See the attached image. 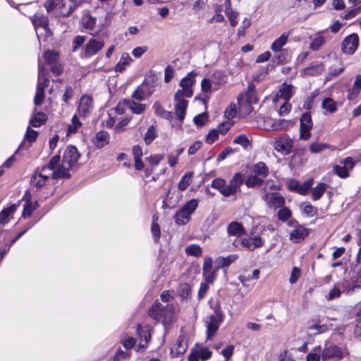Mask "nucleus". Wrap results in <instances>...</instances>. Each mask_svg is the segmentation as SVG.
<instances>
[{"mask_svg": "<svg viewBox=\"0 0 361 361\" xmlns=\"http://www.w3.org/2000/svg\"><path fill=\"white\" fill-rule=\"evenodd\" d=\"M55 157H58L59 160L53 167L54 169V176L69 178L71 177L69 171L77 164L80 157L77 148L73 146L66 147L63 154L61 164H60V156L56 155Z\"/></svg>", "mask_w": 361, "mask_h": 361, "instance_id": "f257e3e1", "label": "nucleus"}, {"mask_svg": "<svg viewBox=\"0 0 361 361\" xmlns=\"http://www.w3.org/2000/svg\"><path fill=\"white\" fill-rule=\"evenodd\" d=\"M243 182V175L240 173H235L229 181V184L226 185L225 179L217 178L212 180L211 186L218 190L224 197H229L237 193Z\"/></svg>", "mask_w": 361, "mask_h": 361, "instance_id": "f03ea898", "label": "nucleus"}, {"mask_svg": "<svg viewBox=\"0 0 361 361\" xmlns=\"http://www.w3.org/2000/svg\"><path fill=\"white\" fill-rule=\"evenodd\" d=\"M59 160L58 157H53L49 164L47 166H43L39 173H37L33 175L32 181V184L37 188H39L42 187L46 181L51 178L52 179H58L61 178V177H54L53 173L54 172V169L53 167H54L55 164Z\"/></svg>", "mask_w": 361, "mask_h": 361, "instance_id": "7ed1b4c3", "label": "nucleus"}, {"mask_svg": "<svg viewBox=\"0 0 361 361\" xmlns=\"http://www.w3.org/2000/svg\"><path fill=\"white\" fill-rule=\"evenodd\" d=\"M175 307L172 304L164 306L158 300H156L149 311V314L154 320L159 321L163 318L164 322L170 321L174 314Z\"/></svg>", "mask_w": 361, "mask_h": 361, "instance_id": "20e7f679", "label": "nucleus"}, {"mask_svg": "<svg viewBox=\"0 0 361 361\" xmlns=\"http://www.w3.org/2000/svg\"><path fill=\"white\" fill-rule=\"evenodd\" d=\"M348 355L349 353L346 348H341L326 341L322 351V360L323 361L329 360H340Z\"/></svg>", "mask_w": 361, "mask_h": 361, "instance_id": "39448f33", "label": "nucleus"}, {"mask_svg": "<svg viewBox=\"0 0 361 361\" xmlns=\"http://www.w3.org/2000/svg\"><path fill=\"white\" fill-rule=\"evenodd\" d=\"M214 314L207 317L205 320L207 339H211L219 328L220 324L224 321V314L219 303L214 307Z\"/></svg>", "mask_w": 361, "mask_h": 361, "instance_id": "423d86ee", "label": "nucleus"}, {"mask_svg": "<svg viewBox=\"0 0 361 361\" xmlns=\"http://www.w3.org/2000/svg\"><path fill=\"white\" fill-rule=\"evenodd\" d=\"M238 102L241 111L247 114L252 111V104L258 102L255 92V85L253 83H250L247 90L238 96Z\"/></svg>", "mask_w": 361, "mask_h": 361, "instance_id": "0eeeda50", "label": "nucleus"}, {"mask_svg": "<svg viewBox=\"0 0 361 361\" xmlns=\"http://www.w3.org/2000/svg\"><path fill=\"white\" fill-rule=\"evenodd\" d=\"M198 206L197 200L192 199L188 201L174 215L173 219L178 225H185L190 220L191 214L195 212Z\"/></svg>", "mask_w": 361, "mask_h": 361, "instance_id": "6e6552de", "label": "nucleus"}, {"mask_svg": "<svg viewBox=\"0 0 361 361\" xmlns=\"http://www.w3.org/2000/svg\"><path fill=\"white\" fill-rule=\"evenodd\" d=\"M290 226L294 227L295 228L290 233V240L295 242L299 243L303 240L308 235L309 231L303 226L298 224L297 221L291 220L288 223Z\"/></svg>", "mask_w": 361, "mask_h": 361, "instance_id": "1a4fd4ad", "label": "nucleus"}, {"mask_svg": "<svg viewBox=\"0 0 361 361\" xmlns=\"http://www.w3.org/2000/svg\"><path fill=\"white\" fill-rule=\"evenodd\" d=\"M197 75L196 72L191 71L181 80L180 85L182 87V90H180L182 95H184L186 97H192L193 92L191 87L195 81V78Z\"/></svg>", "mask_w": 361, "mask_h": 361, "instance_id": "9d476101", "label": "nucleus"}, {"mask_svg": "<svg viewBox=\"0 0 361 361\" xmlns=\"http://www.w3.org/2000/svg\"><path fill=\"white\" fill-rule=\"evenodd\" d=\"M358 44V36L356 34H351L343 39L341 50L345 54L352 55L357 49Z\"/></svg>", "mask_w": 361, "mask_h": 361, "instance_id": "9b49d317", "label": "nucleus"}, {"mask_svg": "<svg viewBox=\"0 0 361 361\" xmlns=\"http://www.w3.org/2000/svg\"><path fill=\"white\" fill-rule=\"evenodd\" d=\"M293 145V140L288 135H284L276 140L274 148L277 152L287 155L291 152Z\"/></svg>", "mask_w": 361, "mask_h": 361, "instance_id": "f8f14e48", "label": "nucleus"}, {"mask_svg": "<svg viewBox=\"0 0 361 361\" xmlns=\"http://www.w3.org/2000/svg\"><path fill=\"white\" fill-rule=\"evenodd\" d=\"M184 95L181 94L180 90H178L174 95L176 101L175 110L178 118L182 121L184 119L185 111L188 106V102L184 99Z\"/></svg>", "mask_w": 361, "mask_h": 361, "instance_id": "ddd939ff", "label": "nucleus"}, {"mask_svg": "<svg viewBox=\"0 0 361 361\" xmlns=\"http://www.w3.org/2000/svg\"><path fill=\"white\" fill-rule=\"evenodd\" d=\"M93 109L92 99L87 95H83L79 102L78 112L80 116H88Z\"/></svg>", "mask_w": 361, "mask_h": 361, "instance_id": "4468645a", "label": "nucleus"}, {"mask_svg": "<svg viewBox=\"0 0 361 361\" xmlns=\"http://www.w3.org/2000/svg\"><path fill=\"white\" fill-rule=\"evenodd\" d=\"M264 243V240L257 235L244 238L240 241L242 246L249 250H254L257 247H262Z\"/></svg>", "mask_w": 361, "mask_h": 361, "instance_id": "2eb2a0df", "label": "nucleus"}, {"mask_svg": "<svg viewBox=\"0 0 361 361\" xmlns=\"http://www.w3.org/2000/svg\"><path fill=\"white\" fill-rule=\"evenodd\" d=\"M103 42L97 41L96 39H90L85 46L84 52L85 57H90L97 53L104 47Z\"/></svg>", "mask_w": 361, "mask_h": 361, "instance_id": "dca6fc26", "label": "nucleus"}, {"mask_svg": "<svg viewBox=\"0 0 361 361\" xmlns=\"http://www.w3.org/2000/svg\"><path fill=\"white\" fill-rule=\"evenodd\" d=\"M295 87L290 84L283 83L281 85L276 97L283 99L285 101H288L294 94Z\"/></svg>", "mask_w": 361, "mask_h": 361, "instance_id": "f3484780", "label": "nucleus"}, {"mask_svg": "<svg viewBox=\"0 0 361 361\" xmlns=\"http://www.w3.org/2000/svg\"><path fill=\"white\" fill-rule=\"evenodd\" d=\"M268 204L269 207L281 208L284 206L285 198L279 192H272L268 197Z\"/></svg>", "mask_w": 361, "mask_h": 361, "instance_id": "a211bd4d", "label": "nucleus"}, {"mask_svg": "<svg viewBox=\"0 0 361 361\" xmlns=\"http://www.w3.org/2000/svg\"><path fill=\"white\" fill-rule=\"evenodd\" d=\"M288 37L289 33H283L272 43L271 46V50L274 52H284L285 49H282V47L286 44Z\"/></svg>", "mask_w": 361, "mask_h": 361, "instance_id": "6ab92c4d", "label": "nucleus"}, {"mask_svg": "<svg viewBox=\"0 0 361 361\" xmlns=\"http://www.w3.org/2000/svg\"><path fill=\"white\" fill-rule=\"evenodd\" d=\"M226 230L228 235L237 237L241 236L245 232L242 224L238 221L231 222Z\"/></svg>", "mask_w": 361, "mask_h": 361, "instance_id": "aec40b11", "label": "nucleus"}, {"mask_svg": "<svg viewBox=\"0 0 361 361\" xmlns=\"http://www.w3.org/2000/svg\"><path fill=\"white\" fill-rule=\"evenodd\" d=\"M74 4L71 0H60V4L57 5L59 12L63 16H67L73 11Z\"/></svg>", "mask_w": 361, "mask_h": 361, "instance_id": "412c9836", "label": "nucleus"}, {"mask_svg": "<svg viewBox=\"0 0 361 361\" xmlns=\"http://www.w3.org/2000/svg\"><path fill=\"white\" fill-rule=\"evenodd\" d=\"M125 104L126 107L129 109L133 113L136 114H142L146 109V104H140L134 100H128L125 102Z\"/></svg>", "mask_w": 361, "mask_h": 361, "instance_id": "4be33fe9", "label": "nucleus"}, {"mask_svg": "<svg viewBox=\"0 0 361 361\" xmlns=\"http://www.w3.org/2000/svg\"><path fill=\"white\" fill-rule=\"evenodd\" d=\"M109 133L104 131L98 132L94 139V144L99 148L103 147L109 142Z\"/></svg>", "mask_w": 361, "mask_h": 361, "instance_id": "5701e85b", "label": "nucleus"}, {"mask_svg": "<svg viewBox=\"0 0 361 361\" xmlns=\"http://www.w3.org/2000/svg\"><path fill=\"white\" fill-rule=\"evenodd\" d=\"M253 172L255 175L261 176L264 178L269 175V171L267 164L262 161H259L255 164L253 167Z\"/></svg>", "mask_w": 361, "mask_h": 361, "instance_id": "b1692460", "label": "nucleus"}, {"mask_svg": "<svg viewBox=\"0 0 361 361\" xmlns=\"http://www.w3.org/2000/svg\"><path fill=\"white\" fill-rule=\"evenodd\" d=\"M131 58L128 53H123L119 61L116 64L114 70L116 72H122L130 64Z\"/></svg>", "mask_w": 361, "mask_h": 361, "instance_id": "393cba45", "label": "nucleus"}, {"mask_svg": "<svg viewBox=\"0 0 361 361\" xmlns=\"http://www.w3.org/2000/svg\"><path fill=\"white\" fill-rule=\"evenodd\" d=\"M238 258V255L231 254L225 257H219L217 260L219 266L222 269H226L233 262H235Z\"/></svg>", "mask_w": 361, "mask_h": 361, "instance_id": "a878e982", "label": "nucleus"}, {"mask_svg": "<svg viewBox=\"0 0 361 361\" xmlns=\"http://www.w3.org/2000/svg\"><path fill=\"white\" fill-rule=\"evenodd\" d=\"M186 350L187 345L185 343H184L183 338L179 337L176 345L171 348V352L176 357H178L183 355L186 351Z\"/></svg>", "mask_w": 361, "mask_h": 361, "instance_id": "bb28decb", "label": "nucleus"}, {"mask_svg": "<svg viewBox=\"0 0 361 361\" xmlns=\"http://www.w3.org/2000/svg\"><path fill=\"white\" fill-rule=\"evenodd\" d=\"M16 204H12L10 207L3 209L0 212V224H6L8 222V217L16 212Z\"/></svg>", "mask_w": 361, "mask_h": 361, "instance_id": "cd10ccee", "label": "nucleus"}, {"mask_svg": "<svg viewBox=\"0 0 361 361\" xmlns=\"http://www.w3.org/2000/svg\"><path fill=\"white\" fill-rule=\"evenodd\" d=\"M312 179L306 180L302 185H300L298 182L295 183L298 192L302 195H305L308 193L309 190L312 186ZM291 188H295V186H292Z\"/></svg>", "mask_w": 361, "mask_h": 361, "instance_id": "c85d7f7f", "label": "nucleus"}, {"mask_svg": "<svg viewBox=\"0 0 361 361\" xmlns=\"http://www.w3.org/2000/svg\"><path fill=\"white\" fill-rule=\"evenodd\" d=\"M211 80L213 85L217 86V90L219 86L226 82V75L223 72L217 71L212 74Z\"/></svg>", "mask_w": 361, "mask_h": 361, "instance_id": "c756f323", "label": "nucleus"}, {"mask_svg": "<svg viewBox=\"0 0 361 361\" xmlns=\"http://www.w3.org/2000/svg\"><path fill=\"white\" fill-rule=\"evenodd\" d=\"M326 189V185L324 183H320L312 190V195L313 200L316 201L321 198Z\"/></svg>", "mask_w": 361, "mask_h": 361, "instance_id": "7c9ffc66", "label": "nucleus"}, {"mask_svg": "<svg viewBox=\"0 0 361 361\" xmlns=\"http://www.w3.org/2000/svg\"><path fill=\"white\" fill-rule=\"evenodd\" d=\"M47 120V115L42 112H38L30 119V123L33 127H39Z\"/></svg>", "mask_w": 361, "mask_h": 361, "instance_id": "2f4dec72", "label": "nucleus"}, {"mask_svg": "<svg viewBox=\"0 0 361 361\" xmlns=\"http://www.w3.org/2000/svg\"><path fill=\"white\" fill-rule=\"evenodd\" d=\"M300 209L302 212V214L308 217H313L317 212V208L307 202L302 203L300 204Z\"/></svg>", "mask_w": 361, "mask_h": 361, "instance_id": "473e14b6", "label": "nucleus"}, {"mask_svg": "<svg viewBox=\"0 0 361 361\" xmlns=\"http://www.w3.org/2000/svg\"><path fill=\"white\" fill-rule=\"evenodd\" d=\"M263 183H264V178H262L255 174L250 176L245 182V183L247 188H253L255 186H260L262 185Z\"/></svg>", "mask_w": 361, "mask_h": 361, "instance_id": "72a5a7b5", "label": "nucleus"}, {"mask_svg": "<svg viewBox=\"0 0 361 361\" xmlns=\"http://www.w3.org/2000/svg\"><path fill=\"white\" fill-rule=\"evenodd\" d=\"M185 253L193 257H200L202 254L201 247L197 244H191L185 248Z\"/></svg>", "mask_w": 361, "mask_h": 361, "instance_id": "f704fd0d", "label": "nucleus"}, {"mask_svg": "<svg viewBox=\"0 0 361 361\" xmlns=\"http://www.w3.org/2000/svg\"><path fill=\"white\" fill-rule=\"evenodd\" d=\"M157 137V130L154 126H150L145 134L144 140L147 145L152 142Z\"/></svg>", "mask_w": 361, "mask_h": 361, "instance_id": "c9c22d12", "label": "nucleus"}, {"mask_svg": "<svg viewBox=\"0 0 361 361\" xmlns=\"http://www.w3.org/2000/svg\"><path fill=\"white\" fill-rule=\"evenodd\" d=\"M322 106L330 113H334L337 110L336 102L331 98H326L323 100Z\"/></svg>", "mask_w": 361, "mask_h": 361, "instance_id": "e433bc0d", "label": "nucleus"}, {"mask_svg": "<svg viewBox=\"0 0 361 361\" xmlns=\"http://www.w3.org/2000/svg\"><path fill=\"white\" fill-rule=\"evenodd\" d=\"M192 173H188L185 174L180 180L178 183V188L180 190H185L187 189V188L190 185V184L192 183Z\"/></svg>", "mask_w": 361, "mask_h": 361, "instance_id": "4c0bfd02", "label": "nucleus"}, {"mask_svg": "<svg viewBox=\"0 0 361 361\" xmlns=\"http://www.w3.org/2000/svg\"><path fill=\"white\" fill-rule=\"evenodd\" d=\"M327 148L332 149H334V147H331V145L321 142L312 143L309 147V149L312 153H319Z\"/></svg>", "mask_w": 361, "mask_h": 361, "instance_id": "58836bf2", "label": "nucleus"}, {"mask_svg": "<svg viewBox=\"0 0 361 361\" xmlns=\"http://www.w3.org/2000/svg\"><path fill=\"white\" fill-rule=\"evenodd\" d=\"M43 56L47 63L52 64L56 63L59 59V54L55 51H46L43 54Z\"/></svg>", "mask_w": 361, "mask_h": 361, "instance_id": "ea45409f", "label": "nucleus"}, {"mask_svg": "<svg viewBox=\"0 0 361 361\" xmlns=\"http://www.w3.org/2000/svg\"><path fill=\"white\" fill-rule=\"evenodd\" d=\"M137 330L138 331V334L140 336L141 339H143L145 341V345L140 343L139 346H140V348H146L147 346V344L149 343V342L151 339V336H152L151 331H145L141 330L140 325H138Z\"/></svg>", "mask_w": 361, "mask_h": 361, "instance_id": "a19ab883", "label": "nucleus"}, {"mask_svg": "<svg viewBox=\"0 0 361 361\" xmlns=\"http://www.w3.org/2000/svg\"><path fill=\"white\" fill-rule=\"evenodd\" d=\"M150 96V94H147L144 90L143 86L138 87L136 90L133 93L132 97L134 99L142 101Z\"/></svg>", "mask_w": 361, "mask_h": 361, "instance_id": "79ce46f5", "label": "nucleus"}, {"mask_svg": "<svg viewBox=\"0 0 361 361\" xmlns=\"http://www.w3.org/2000/svg\"><path fill=\"white\" fill-rule=\"evenodd\" d=\"M292 216L291 211L284 206L281 207L277 213V216L279 219L285 222L288 220Z\"/></svg>", "mask_w": 361, "mask_h": 361, "instance_id": "37998d69", "label": "nucleus"}, {"mask_svg": "<svg viewBox=\"0 0 361 361\" xmlns=\"http://www.w3.org/2000/svg\"><path fill=\"white\" fill-rule=\"evenodd\" d=\"M300 123V127L309 128H312V118L309 112H305L302 115Z\"/></svg>", "mask_w": 361, "mask_h": 361, "instance_id": "c03bdc74", "label": "nucleus"}, {"mask_svg": "<svg viewBox=\"0 0 361 361\" xmlns=\"http://www.w3.org/2000/svg\"><path fill=\"white\" fill-rule=\"evenodd\" d=\"M225 14L226 15L227 18L230 20V23H235V20L236 19L237 13L233 11V10L230 8V1L227 0L225 2Z\"/></svg>", "mask_w": 361, "mask_h": 361, "instance_id": "a18cd8bd", "label": "nucleus"}, {"mask_svg": "<svg viewBox=\"0 0 361 361\" xmlns=\"http://www.w3.org/2000/svg\"><path fill=\"white\" fill-rule=\"evenodd\" d=\"M234 143L240 145L243 148L247 149L250 145V140L245 135H240L233 140Z\"/></svg>", "mask_w": 361, "mask_h": 361, "instance_id": "49530a36", "label": "nucleus"}, {"mask_svg": "<svg viewBox=\"0 0 361 361\" xmlns=\"http://www.w3.org/2000/svg\"><path fill=\"white\" fill-rule=\"evenodd\" d=\"M81 126V122L79 121L77 115H74L71 120V124L68 126V133H74L78 128Z\"/></svg>", "mask_w": 361, "mask_h": 361, "instance_id": "de8ad7c7", "label": "nucleus"}, {"mask_svg": "<svg viewBox=\"0 0 361 361\" xmlns=\"http://www.w3.org/2000/svg\"><path fill=\"white\" fill-rule=\"evenodd\" d=\"M200 359L202 360H207L212 357V353L207 348H196Z\"/></svg>", "mask_w": 361, "mask_h": 361, "instance_id": "09e8293b", "label": "nucleus"}, {"mask_svg": "<svg viewBox=\"0 0 361 361\" xmlns=\"http://www.w3.org/2000/svg\"><path fill=\"white\" fill-rule=\"evenodd\" d=\"M334 171L338 176L342 178H345L349 176V173L345 168H344V165L342 164L335 165L334 166Z\"/></svg>", "mask_w": 361, "mask_h": 361, "instance_id": "8fccbe9b", "label": "nucleus"}, {"mask_svg": "<svg viewBox=\"0 0 361 361\" xmlns=\"http://www.w3.org/2000/svg\"><path fill=\"white\" fill-rule=\"evenodd\" d=\"M153 223L151 227V231L154 238V240L157 243L160 238V228L158 224L155 223V216H153Z\"/></svg>", "mask_w": 361, "mask_h": 361, "instance_id": "3c124183", "label": "nucleus"}, {"mask_svg": "<svg viewBox=\"0 0 361 361\" xmlns=\"http://www.w3.org/2000/svg\"><path fill=\"white\" fill-rule=\"evenodd\" d=\"M35 209V207L33 205V204L30 201L27 200L24 204L23 216L25 218L29 217Z\"/></svg>", "mask_w": 361, "mask_h": 361, "instance_id": "603ef678", "label": "nucleus"}, {"mask_svg": "<svg viewBox=\"0 0 361 361\" xmlns=\"http://www.w3.org/2000/svg\"><path fill=\"white\" fill-rule=\"evenodd\" d=\"M45 97L44 91L41 90V88H37L36 94L34 98V102L35 105L38 106L42 104Z\"/></svg>", "mask_w": 361, "mask_h": 361, "instance_id": "864d4df0", "label": "nucleus"}, {"mask_svg": "<svg viewBox=\"0 0 361 361\" xmlns=\"http://www.w3.org/2000/svg\"><path fill=\"white\" fill-rule=\"evenodd\" d=\"M340 164L344 165V168H345V169L349 173V171L352 170L354 168L355 161H354L353 157H348L345 158V159L341 160Z\"/></svg>", "mask_w": 361, "mask_h": 361, "instance_id": "5fc2aeb1", "label": "nucleus"}, {"mask_svg": "<svg viewBox=\"0 0 361 361\" xmlns=\"http://www.w3.org/2000/svg\"><path fill=\"white\" fill-rule=\"evenodd\" d=\"M324 42L325 39L323 37H317L311 43L310 48L314 51L318 50L324 44Z\"/></svg>", "mask_w": 361, "mask_h": 361, "instance_id": "6e6d98bb", "label": "nucleus"}, {"mask_svg": "<svg viewBox=\"0 0 361 361\" xmlns=\"http://www.w3.org/2000/svg\"><path fill=\"white\" fill-rule=\"evenodd\" d=\"M300 274H301L300 270L298 267H293L291 271L290 276L289 279L290 283H291V284L295 283L297 282V281L298 280V279L300 278Z\"/></svg>", "mask_w": 361, "mask_h": 361, "instance_id": "4d7b16f0", "label": "nucleus"}, {"mask_svg": "<svg viewBox=\"0 0 361 361\" xmlns=\"http://www.w3.org/2000/svg\"><path fill=\"white\" fill-rule=\"evenodd\" d=\"M207 120H208V116L206 113H202L200 114H198L197 116H195L194 119H193L194 123L196 125H199V126L204 125V123H206Z\"/></svg>", "mask_w": 361, "mask_h": 361, "instance_id": "13d9d810", "label": "nucleus"}, {"mask_svg": "<svg viewBox=\"0 0 361 361\" xmlns=\"http://www.w3.org/2000/svg\"><path fill=\"white\" fill-rule=\"evenodd\" d=\"M326 0H304V4L309 6L310 7L312 6V9L315 10L317 8L322 6Z\"/></svg>", "mask_w": 361, "mask_h": 361, "instance_id": "bf43d9fd", "label": "nucleus"}, {"mask_svg": "<svg viewBox=\"0 0 361 361\" xmlns=\"http://www.w3.org/2000/svg\"><path fill=\"white\" fill-rule=\"evenodd\" d=\"M360 11L361 8L359 6H355L354 8L348 11V12L344 15L343 19L350 20L360 13Z\"/></svg>", "mask_w": 361, "mask_h": 361, "instance_id": "052dcab7", "label": "nucleus"}, {"mask_svg": "<svg viewBox=\"0 0 361 361\" xmlns=\"http://www.w3.org/2000/svg\"><path fill=\"white\" fill-rule=\"evenodd\" d=\"M219 137V130L213 129L208 133L206 137V142L208 144H212Z\"/></svg>", "mask_w": 361, "mask_h": 361, "instance_id": "680f3d73", "label": "nucleus"}, {"mask_svg": "<svg viewBox=\"0 0 361 361\" xmlns=\"http://www.w3.org/2000/svg\"><path fill=\"white\" fill-rule=\"evenodd\" d=\"M308 329L310 330H315V334H322L327 331L328 326L326 324H312L310 325Z\"/></svg>", "mask_w": 361, "mask_h": 361, "instance_id": "e2e57ef3", "label": "nucleus"}, {"mask_svg": "<svg viewBox=\"0 0 361 361\" xmlns=\"http://www.w3.org/2000/svg\"><path fill=\"white\" fill-rule=\"evenodd\" d=\"M233 351H234V346L232 345H229L226 346V348H224L221 350V354L223 355V356L226 358V360L227 361L233 355Z\"/></svg>", "mask_w": 361, "mask_h": 361, "instance_id": "0e129e2a", "label": "nucleus"}, {"mask_svg": "<svg viewBox=\"0 0 361 361\" xmlns=\"http://www.w3.org/2000/svg\"><path fill=\"white\" fill-rule=\"evenodd\" d=\"M73 89L71 86L68 85L66 87L65 92L62 96V100L64 102H68L69 99L73 97Z\"/></svg>", "mask_w": 361, "mask_h": 361, "instance_id": "69168bd1", "label": "nucleus"}, {"mask_svg": "<svg viewBox=\"0 0 361 361\" xmlns=\"http://www.w3.org/2000/svg\"><path fill=\"white\" fill-rule=\"evenodd\" d=\"M60 4V0H47L44 4V7L47 11L49 12L57 8V5Z\"/></svg>", "mask_w": 361, "mask_h": 361, "instance_id": "338daca9", "label": "nucleus"}, {"mask_svg": "<svg viewBox=\"0 0 361 361\" xmlns=\"http://www.w3.org/2000/svg\"><path fill=\"white\" fill-rule=\"evenodd\" d=\"M129 357V354L127 352L122 350L121 349H118L115 355L114 359L116 361H121L127 359Z\"/></svg>", "mask_w": 361, "mask_h": 361, "instance_id": "774afa93", "label": "nucleus"}]
</instances>
